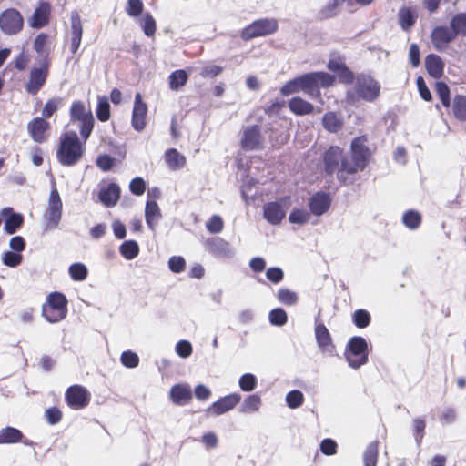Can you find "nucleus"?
<instances>
[{
  "mask_svg": "<svg viewBox=\"0 0 466 466\" xmlns=\"http://www.w3.org/2000/svg\"><path fill=\"white\" fill-rule=\"evenodd\" d=\"M365 142L363 137H357L352 141L350 155L344 156L340 164L339 180L347 183L346 174L353 175L365 168L368 162V148Z\"/></svg>",
  "mask_w": 466,
  "mask_h": 466,
  "instance_id": "nucleus-1",
  "label": "nucleus"
},
{
  "mask_svg": "<svg viewBox=\"0 0 466 466\" xmlns=\"http://www.w3.org/2000/svg\"><path fill=\"white\" fill-rule=\"evenodd\" d=\"M84 152V144L80 142L76 132L70 131L61 136L56 155L58 161L63 166L76 164L81 159Z\"/></svg>",
  "mask_w": 466,
  "mask_h": 466,
  "instance_id": "nucleus-2",
  "label": "nucleus"
},
{
  "mask_svg": "<svg viewBox=\"0 0 466 466\" xmlns=\"http://www.w3.org/2000/svg\"><path fill=\"white\" fill-rule=\"evenodd\" d=\"M67 313V299L60 292H53L48 295L46 302L42 307L43 317L50 323L59 322Z\"/></svg>",
  "mask_w": 466,
  "mask_h": 466,
  "instance_id": "nucleus-3",
  "label": "nucleus"
},
{
  "mask_svg": "<svg viewBox=\"0 0 466 466\" xmlns=\"http://www.w3.org/2000/svg\"><path fill=\"white\" fill-rule=\"evenodd\" d=\"M380 93V85L370 76L360 75L356 78L354 93L348 92L349 99L354 101L355 96L365 101H374Z\"/></svg>",
  "mask_w": 466,
  "mask_h": 466,
  "instance_id": "nucleus-4",
  "label": "nucleus"
},
{
  "mask_svg": "<svg viewBox=\"0 0 466 466\" xmlns=\"http://www.w3.org/2000/svg\"><path fill=\"white\" fill-rule=\"evenodd\" d=\"M70 119L73 123H80V134L86 141L94 127L95 120L91 109L86 107L81 101H75L70 108Z\"/></svg>",
  "mask_w": 466,
  "mask_h": 466,
  "instance_id": "nucleus-5",
  "label": "nucleus"
},
{
  "mask_svg": "<svg viewBox=\"0 0 466 466\" xmlns=\"http://www.w3.org/2000/svg\"><path fill=\"white\" fill-rule=\"evenodd\" d=\"M345 358L349 365L358 369L368 361V344L362 337H353L348 343Z\"/></svg>",
  "mask_w": 466,
  "mask_h": 466,
  "instance_id": "nucleus-6",
  "label": "nucleus"
},
{
  "mask_svg": "<svg viewBox=\"0 0 466 466\" xmlns=\"http://www.w3.org/2000/svg\"><path fill=\"white\" fill-rule=\"evenodd\" d=\"M278 29V22L273 18L259 19L247 27L241 33V37L244 40H250L255 37L265 36L273 34Z\"/></svg>",
  "mask_w": 466,
  "mask_h": 466,
  "instance_id": "nucleus-7",
  "label": "nucleus"
},
{
  "mask_svg": "<svg viewBox=\"0 0 466 466\" xmlns=\"http://www.w3.org/2000/svg\"><path fill=\"white\" fill-rule=\"evenodd\" d=\"M23 25V16L15 8L6 9L0 15V29L6 35H15L19 33Z\"/></svg>",
  "mask_w": 466,
  "mask_h": 466,
  "instance_id": "nucleus-8",
  "label": "nucleus"
},
{
  "mask_svg": "<svg viewBox=\"0 0 466 466\" xmlns=\"http://www.w3.org/2000/svg\"><path fill=\"white\" fill-rule=\"evenodd\" d=\"M62 216V201L56 188L49 196L48 207L45 214L46 228H56Z\"/></svg>",
  "mask_w": 466,
  "mask_h": 466,
  "instance_id": "nucleus-9",
  "label": "nucleus"
},
{
  "mask_svg": "<svg viewBox=\"0 0 466 466\" xmlns=\"http://www.w3.org/2000/svg\"><path fill=\"white\" fill-rule=\"evenodd\" d=\"M240 400L241 396L238 393L228 394L213 402L205 412L208 416L222 415L233 410Z\"/></svg>",
  "mask_w": 466,
  "mask_h": 466,
  "instance_id": "nucleus-10",
  "label": "nucleus"
},
{
  "mask_svg": "<svg viewBox=\"0 0 466 466\" xmlns=\"http://www.w3.org/2000/svg\"><path fill=\"white\" fill-rule=\"evenodd\" d=\"M205 248L218 258H231L234 248L228 242L220 238H208L204 241Z\"/></svg>",
  "mask_w": 466,
  "mask_h": 466,
  "instance_id": "nucleus-11",
  "label": "nucleus"
},
{
  "mask_svg": "<svg viewBox=\"0 0 466 466\" xmlns=\"http://www.w3.org/2000/svg\"><path fill=\"white\" fill-rule=\"evenodd\" d=\"M66 399L70 407L77 410L88 404L90 394L84 387L75 385L67 390Z\"/></svg>",
  "mask_w": 466,
  "mask_h": 466,
  "instance_id": "nucleus-12",
  "label": "nucleus"
},
{
  "mask_svg": "<svg viewBox=\"0 0 466 466\" xmlns=\"http://www.w3.org/2000/svg\"><path fill=\"white\" fill-rule=\"evenodd\" d=\"M147 106L143 101L142 96L137 93L135 96V102L132 112V127L137 131H142L146 127V117Z\"/></svg>",
  "mask_w": 466,
  "mask_h": 466,
  "instance_id": "nucleus-13",
  "label": "nucleus"
},
{
  "mask_svg": "<svg viewBox=\"0 0 466 466\" xmlns=\"http://www.w3.org/2000/svg\"><path fill=\"white\" fill-rule=\"evenodd\" d=\"M431 37L434 47L439 51H443L456 38V35L451 27L438 26L433 29Z\"/></svg>",
  "mask_w": 466,
  "mask_h": 466,
  "instance_id": "nucleus-14",
  "label": "nucleus"
},
{
  "mask_svg": "<svg viewBox=\"0 0 466 466\" xmlns=\"http://www.w3.org/2000/svg\"><path fill=\"white\" fill-rule=\"evenodd\" d=\"M263 138L257 126L247 127L243 130L241 147L245 150H256L262 147Z\"/></svg>",
  "mask_w": 466,
  "mask_h": 466,
  "instance_id": "nucleus-15",
  "label": "nucleus"
},
{
  "mask_svg": "<svg viewBox=\"0 0 466 466\" xmlns=\"http://www.w3.org/2000/svg\"><path fill=\"white\" fill-rule=\"evenodd\" d=\"M299 91H303L312 96L309 74L302 75L287 82L280 90L281 94L284 96H289Z\"/></svg>",
  "mask_w": 466,
  "mask_h": 466,
  "instance_id": "nucleus-16",
  "label": "nucleus"
},
{
  "mask_svg": "<svg viewBox=\"0 0 466 466\" xmlns=\"http://www.w3.org/2000/svg\"><path fill=\"white\" fill-rule=\"evenodd\" d=\"M50 125L42 117H36L27 125V130L35 142L43 143L49 135Z\"/></svg>",
  "mask_w": 466,
  "mask_h": 466,
  "instance_id": "nucleus-17",
  "label": "nucleus"
},
{
  "mask_svg": "<svg viewBox=\"0 0 466 466\" xmlns=\"http://www.w3.org/2000/svg\"><path fill=\"white\" fill-rule=\"evenodd\" d=\"M309 77L312 97H318L319 96L320 87H329L332 86L335 81L333 76L324 72L309 73Z\"/></svg>",
  "mask_w": 466,
  "mask_h": 466,
  "instance_id": "nucleus-18",
  "label": "nucleus"
},
{
  "mask_svg": "<svg viewBox=\"0 0 466 466\" xmlns=\"http://www.w3.org/2000/svg\"><path fill=\"white\" fill-rule=\"evenodd\" d=\"M343 158L342 150L339 147H331L324 156L327 172L329 174L337 173V177H339V171Z\"/></svg>",
  "mask_w": 466,
  "mask_h": 466,
  "instance_id": "nucleus-19",
  "label": "nucleus"
},
{
  "mask_svg": "<svg viewBox=\"0 0 466 466\" xmlns=\"http://www.w3.org/2000/svg\"><path fill=\"white\" fill-rule=\"evenodd\" d=\"M48 70L46 66L41 68H32L28 83L25 89L30 94H36L39 89L45 85L47 77Z\"/></svg>",
  "mask_w": 466,
  "mask_h": 466,
  "instance_id": "nucleus-20",
  "label": "nucleus"
},
{
  "mask_svg": "<svg viewBox=\"0 0 466 466\" xmlns=\"http://www.w3.org/2000/svg\"><path fill=\"white\" fill-rule=\"evenodd\" d=\"M5 218L4 229L7 234H14L22 226L24 218L19 213H15L13 208H5L0 212Z\"/></svg>",
  "mask_w": 466,
  "mask_h": 466,
  "instance_id": "nucleus-21",
  "label": "nucleus"
},
{
  "mask_svg": "<svg viewBox=\"0 0 466 466\" xmlns=\"http://www.w3.org/2000/svg\"><path fill=\"white\" fill-rule=\"evenodd\" d=\"M331 200L329 197L322 192H318L309 199V207L312 214L321 216L330 207Z\"/></svg>",
  "mask_w": 466,
  "mask_h": 466,
  "instance_id": "nucleus-22",
  "label": "nucleus"
},
{
  "mask_svg": "<svg viewBox=\"0 0 466 466\" xmlns=\"http://www.w3.org/2000/svg\"><path fill=\"white\" fill-rule=\"evenodd\" d=\"M169 397L176 405H185L192 398L191 389L187 384H177L171 388Z\"/></svg>",
  "mask_w": 466,
  "mask_h": 466,
  "instance_id": "nucleus-23",
  "label": "nucleus"
},
{
  "mask_svg": "<svg viewBox=\"0 0 466 466\" xmlns=\"http://www.w3.org/2000/svg\"><path fill=\"white\" fill-rule=\"evenodd\" d=\"M49 13L50 5L47 3H41L35 10L31 19L29 20L30 26L34 28H41L46 25L48 22Z\"/></svg>",
  "mask_w": 466,
  "mask_h": 466,
  "instance_id": "nucleus-24",
  "label": "nucleus"
},
{
  "mask_svg": "<svg viewBox=\"0 0 466 466\" xmlns=\"http://www.w3.org/2000/svg\"><path fill=\"white\" fill-rule=\"evenodd\" d=\"M315 335L319 347L326 352L332 353L334 346L331 342L330 334L323 324H318L315 328Z\"/></svg>",
  "mask_w": 466,
  "mask_h": 466,
  "instance_id": "nucleus-25",
  "label": "nucleus"
},
{
  "mask_svg": "<svg viewBox=\"0 0 466 466\" xmlns=\"http://www.w3.org/2000/svg\"><path fill=\"white\" fill-rule=\"evenodd\" d=\"M83 28L81 20L78 15H72L71 17V51L76 53L81 44Z\"/></svg>",
  "mask_w": 466,
  "mask_h": 466,
  "instance_id": "nucleus-26",
  "label": "nucleus"
},
{
  "mask_svg": "<svg viewBox=\"0 0 466 466\" xmlns=\"http://www.w3.org/2000/svg\"><path fill=\"white\" fill-rule=\"evenodd\" d=\"M145 218L147 225L151 229H154L161 218V211L156 201H147L145 208Z\"/></svg>",
  "mask_w": 466,
  "mask_h": 466,
  "instance_id": "nucleus-27",
  "label": "nucleus"
},
{
  "mask_svg": "<svg viewBox=\"0 0 466 466\" xmlns=\"http://www.w3.org/2000/svg\"><path fill=\"white\" fill-rule=\"evenodd\" d=\"M425 66L428 73L434 78H440L443 75L444 63L437 55H429L425 59Z\"/></svg>",
  "mask_w": 466,
  "mask_h": 466,
  "instance_id": "nucleus-28",
  "label": "nucleus"
},
{
  "mask_svg": "<svg viewBox=\"0 0 466 466\" xmlns=\"http://www.w3.org/2000/svg\"><path fill=\"white\" fill-rule=\"evenodd\" d=\"M119 196L120 189L116 184H110L106 187L102 188L99 192V199L107 207L116 205Z\"/></svg>",
  "mask_w": 466,
  "mask_h": 466,
  "instance_id": "nucleus-29",
  "label": "nucleus"
},
{
  "mask_svg": "<svg viewBox=\"0 0 466 466\" xmlns=\"http://www.w3.org/2000/svg\"><path fill=\"white\" fill-rule=\"evenodd\" d=\"M285 210L276 202L268 203L264 208V218L271 224L279 223L285 217Z\"/></svg>",
  "mask_w": 466,
  "mask_h": 466,
  "instance_id": "nucleus-30",
  "label": "nucleus"
},
{
  "mask_svg": "<svg viewBox=\"0 0 466 466\" xmlns=\"http://www.w3.org/2000/svg\"><path fill=\"white\" fill-rule=\"evenodd\" d=\"M289 109L296 115H307L313 112L314 106L299 96L293 97L289 102Z\"/></svg>",
  "mask_w": 466,
  "mask_h": 466,
  "instance_id": "nucleus-31",
  "label": "nucleus"
},
{
  "mask_svg": "<svg viewBox=\"0 0 466 466\" xmlns=\"http://www.w3.org/2000/svg\"><path fill=\"white\" fill-rule=\"evenodd\" d=\"M450 26L456 36H466V13H459L452 16Z\"/></svg>",
  "mask_w": 466,
  "mask_h": 466,
  "instance_id": "nucleus-32",
  "label": "nucleus"
},
{
  "mask_svg": "<svg viewBox=\"0 0 466 466\" xmlns=\"http://www.w3.org/2000/svg\"><path fill=\"white\" fill-rule=\"evenodd\" d=\"M165 158L169 168L174 170L183 167L186 163L185 157L179 154L177 149L167 150Z\"/></svg>",
  "mask_w": 466,
  "mask_h": 466,
  "instance_id": "nucleus-33",
  "label": "nucleus"
},
{
  "mask_svg": "<svg viewBox=\"0 0 466 466\" xmlns=\"http://www.w3.org/2000/svg\"><path fill=\"white\" fill-rule=\"evenodd\" d=\"M23 437L22 432L13 427H6L0 430V443H15Z\"/></svg>",
  "mask_w": 466,
  "mask_h": 466,
  "instance_id": "nucleus-34",
  "label": "nucleus"
},
{
  "mask_svg": "<svg viewBox=\"0 0 466 466\" xmlns=\"http://www.w3.org/2000/svg\"><path fill=\"white\" fill-rule=\"evenodd\" d=\"M261 406V398L257 394L248 396L243 401L240 412L242 413H254L258 411Z\"/></svg>",
  "mask_w": 466,
  "mask_h": 466,
  "instance_id": "nucleus-35",
  "label": "nucleus"
},
{
  "mask_svg": "<svg viewBox=\"0 0 466 466\" xmlns=\"http://www.w3.org/2000/svg\"><path fill=\"white\" fill-rule=\"evenodd\" d=\"M139 25L147 36L151 37L155 35L157 31V24L151 14H143L139 19Z\"/></svg>",
  "mask_w": 466,
  "mask_h": 466,
  "instance_id": "nucleus-36",
  "label": "nucleus"
},
{
  "mask_svg": "<svg viewBox=\"0 0 466 466\" xmlns=\"http://www.w3.org/2000/svg\"><path fill=\"white\" fill-rule=\"evenodd\" d=\"M345 0H329L319 11L321 18H330L335 16L339 10L340 5Z\"/></svg>",
  "mask_w": 466,
  "mask_h": 466,
  "instance_id": "nucleus-37",
  "label": "nucleus"
},
{
  "mask_svg": "<svg viewBox=\"0 0 466 466\" xmlns=\"http://www.w3.org/2000/svg\"><path fill=\"white\" fill-rule=\"evenodd\" d=\"M187 74L185 70L179 69L174 71L169 76V87L172 90H177L181 86H185L187 81Z\"/></svg>",
  "mask_w": 466,
  "mask_h": 466,
  "instance_id": "nucleus-38",
  "label": "nucleus"
},
{
  "mask_svg": "<svg viewBox=\"0 0 466 466\" xmlns=\"http://www.w3.org/2000/svg\"><path fill=\"white\" fill-rule=\"evenodd\" d=\"M119 251L126 259H133L137 256L139 247L136 241L127 240L120 246Z\"/></svg>",
  "mask_w": 466,
  "mask_h": 466,
  "instance_id": "nucleus-39",
  "label": "nucleus"
},
{
  "mask_svg": "<svg viewBox=\"0 0 466 466\" xmlns=\"http://www.w3.org/2000/svg\"><path fill=\"white\" fill-rule=\"evenodd\" d=\"M69 275L76 281H83L87 277V268L82 263H74L69 267Z\"/></svg>",
  "mask_w": 466,
  "mask_h": 466,
  "instance_id": "nucleus-40",
  "label": "nucleus"
},
{
  "mask_svg": "<svg viewBox=\"0 0 466 466\" xmlns=\"http://www.w3.org/2000/svg\"><path fill=\"white\" fill-rule=\"evenodd\" d=\"M378 459L377 443H370L364 452L363 461L365 466H376Z\"/></svg>",
  "mask_w": 466,
  "mask_h": 466,
  "instance_id": "nucleus-41",
  "label": "nucleus"
},
{
  "mask_svg": "<svg viewBox=\"0 0 466 466\" xmlns=\"http://www.w3.org/2000/svg\"><path fill=\"white\" fill-rule=\"evenodd\" d=\"M322 122L324 127L330 132L338 131L342 126L341 120L334 113L324 115Z\"/></svg>",
  "mask_w": 466,
  "mask_h": 466,
  "instance_id": "nucleus-42",
  "label": "nucleus"
},
{
  "mask_svg": "<svg viewBox=\"0 0 466 466\" xmlns=\"http://www.w3.org/2000/svg\"><path fill=\"white\" fill-rule=\"evenodd\" d=\"M96 116L97 118L102 122L107 121L110 117V106L107 98L105 96L98 97Z\"/></svg>",
  "mask_w": 466,
  "mask_h": 466,
  "instance_id": "nucleus-43",
  "label": "nucleus"
},
{
  "mask_svg": "<svg viewBox=\"0 0 466 466\" xmlns=\"http://www.w3.org/2000/svg\"><path fill=\"white\" fill-rule=\"evenodd\" d=\"M453 112L457 118L466 119V96H457L453 101Z\"/></svg>",
  "mask_w": 466,
  "mask_h": 466,
  "instance_id": "nucleus-44",
  "label": "nucleus"
},
{
  "mask_svg": "<svg viewBox=\"0 0 466 466\" xmlns=\"http://www.w3.org/2000/svg\"><path fill=\"white\" fill-rule=\"evenodd\" d=\"M304 395L300 390H294L289 391L286 396L287 405L290 409H297L303 404Z\"/></svg>",
  "mask_w": 466,
  "mask_h": 466,
  "instance_id": "nucleus-45",
  "label": "nucleus"
},
{
  "mask_svg": "<svg viewBox=\"0 0 466 466\" xmlns=\"http://www.w3.org/2000/svg\"><path fill=\"white\" fill-rule=\"evenodd\" d=\"M399 21L400 26L407 30L411 27L414 24V17L410 12V10L407 7H402L399 11Z\"/></svg>",
  "mask_w": 466,
  "mask_h": 466,
  "instance_id": "nucleus-46",
  "label": "nucleus"
},
{
  "mask_svg": "<svg viewBox=\"0 0 466 466\" xmlns=\"http://www.w3.org/2000/svg\"><path fill=\"white\" fill-rule=\"evenodd\" d=\"M23 257L21 254L12 252V251H6L3 254L2 261L4 265L10 267V268H15L19 266L22 263Z\"/></svg>",
  "mask_w": 466,
  "mask_h": 466,
  "instance_id": "nucleus-47",
  "label": "nucleus"
},
{
  "mask_svg": "<svg viewBox=\"0 0 466 466\" xmlns=\"http://www.w3.org/2000/svg\"><path fill=\"white\" fill-rule=\"evenodd\" d=\"M287 313L282 309H275L269 312V320L272 325L283 326L287 322Z\"/></svg>",
  "mask_w": 466,
  "mask_h": 466,
  "instance_id": "nucleus-48",
  "label": "nucleus"
},
{
  "mask_svg": "<svg viewBox=\"0 0 466 466\" xmlns=\"http://www.w3.org/2000/svg\"><path fill=\"white\" fill-rule=\"evenodd\" d=\"M403 223L408 228L414 229L419 227L421 221L420 215L415 211H408L402 218Z\"/></svg>",
  "mask_w": 466,
  "mask_h": 466,
  "instance_id": "nucleus-49",
  "label": "nucleus"
},
{
  "mask_svg": "<svg viewBox=\"0 0 466 466\" xmlns=\"http://www.w3.org/2000/svg\"><path fill=\"white\" fill-rule=\"evenodd\" d=\"M278 299L283 304L294 305L298 300V296L288 289H281L278 292Z\"/></svg>",
  "mask_w": 466,
  "mask_h": 466,
  "instance_id": "nucleus-50",
  "label": "nucleus"
},
{
  "mask_svg": "<svg viewBox=\"0 0 466 466\" xmlns=\"http://www.w3.org/2000/svg\"><path fill=\"white\" fill-rule=\"evenodd\" d=\"M309 213L304 209H294V210H292V212L290 213V215L289 217V220L290 223L299 224V225L307 223L309 221Z\"/></svg>",
  "mask_w": 466,
  "mask_h": 466,
  "instance_id": "nucleus-51",
  "label": "nucleus"
},
{
  "mask_svg": "<svg viewBox=\"0 0 466 466\" xmlns=\"http://www.w3.org/2000/svg\"><path fill=\"white\" fill-rule=\"evenodd\" d=\"M257 380L251 373H247L239 379V387L244 391H251L256 388Z\"/></svg>",
  "mask_w": 466,
  "mask_h": 466,
  "instance_id": "nucleus-52",
  "label": "nucleus"
},
{
  "mask_svg": "<svg viewBox=\"0 0 466 466\" xmlns=\"http://www.w3.org/2000/svg\"><path fill=\"white\" fill-rule=\"evenodd\" d=\"M436 91L437 94L441 100V103L444 106L449 107L451 101H450V89L448 86L443 82H438L436 84Z\"/></svg>",
  "mask_w": 466,
  "mask_h": 466,
  "instance_id": "nucleus-53",
  "label": "nucleus"
},
{
  "mask_svg": "<svg viewBox=\"0 0 466 466\" xmlns=\"http://www.w3.org/2000/svg\"><path fill=\"white\" fill-rule=\"evenodd\" d=\"M206 228L210 233H219L223 230L224 223L221 217L213 215L206 223Z\"/></svg>",
  "mask_w": 466,
  "mask_h": 466,
  "instance_id": "nucleus-54",
  "label": "nucleus"
},
{
  "mask_svg": "<svg viewBox=\"0 0 466 466\" xmlns=\"http://www.w3.org/2000/svg\"><path fill=\"white\" fill-rule=\"evenodd\" d=\"M353 320L358 328H365L370 324V314L364 309H358L353 315Z\"/></svg>",
  "mask_w": 466,
  "mask_h": 466,
  "instance_id": "nucleus-55",
  "label": "nucleus"
},
{
  "mask_svg": "<svg viewBox=\"0 0 466 466\" xmlns=\"http://www.w3.org/2000/svg\"><path fill=\"white\" fill-rule=\"evenodd\" d=\"M121 363L127 368H135L139 363L138 356L132 351H124L120 358Z\"/></svg>",
  "mask_w": 466,
  "mask_h": 466,
  "instance_id": "nucleus-56",
  "label": "nucleus"
},
{
  "mask_svg": "<svg viewBox=\"0 0 466 466\" xmlns=\"http://www.w3.org/2000/svg\"><path fill=\"white\" fill-rule=\"evenodd\" d=\"M143 6L141 0H128L126 11L129 16L137 17L142 13Z\"/></svg>",
  "mask_w": 466,
  "mask_h": 466,
  "instance_id": "nucleus-57",
  "label": "nucleus"
},
{
  "mask_svg": "<svg viewBox=\"0 0 466 466\" xmlns=\"http://www.w3.org/2000/svg\"><path fill=\"white\" fill-rule=\"evenodd\" d=\"M62 103L61 98H52L47 101L43 108L42 115L45 117H50L60 106Z\"/></svg>",
  "mask_w": 466,
  "mask_h": 466,
  "instance_id": "nucleus-58",
  "label": "nucleus"
},
{
  "mask_svg": "<svg viewBox=\"0 0 466 466\" xmlns=\"http://www.w3.org/2000/svg\"><path fill=\"white\" fill-rule=\"evenodd\" d=\"M186 261L180 256H173L168 260V267L171 271L180 273L185 269Z\"/></svg>",
  "mask_w": 466,
  "mask_h": 466,
  "instance_id": "nucleus-59",
  "label": "nucleus"
},
{
  "mask_svg": "<svg viewBox=\"0 0 466 466\" xmlns=\"http://www.w3.org/2000/svg\"><path fill=\"white\" fill-rule=\"evenodd\" d=\"M413 427H414V434L416 442L418 445L420 444L422 439H423V433L426 427V422L421 418H417L413 420Z\"/></svg>",
  "mask_w": 466,
  "mask_h": 466,
  "instance_id": "nucleus-60",
  "label": "nucleus"
},
{
  "mask_svg": "<svg viewBox=\"0 0 466 466\" xmlns=\"http://www.w3.org/2000/svg\"><path fill=\"white\" fill-rule=\"evenodd\" d=\"M320 451L323 454L330 456L337 452V443L331 439H324L320 443Z\"/></svg>",
  "mask_w": 466,
  "mask_h": 466,
  "instance_id": "nucleus-61",
  "label": "nucleus"
},
{
  "mask_svg": "<svg viewBox=\"0 0 466 466\" xmlns=\"http://www.w3.org/2000/svg\"><path fill=\"white\" fill-rule=\"evenodd\" d=\"M129 188L133 194H135L137 196H141L145 192L146 183L143 180V178L136 177L131 180V182L129 184Z\"/></svg>",
  "mask_w": 466,
  "mask_h": 466,
  "instance_id": "nucleus-62",
  "label": "nucleus"
},
{
  "mask_svg": "<svg viewBox=\"0 0 466 466\" xmlns=\"http://www.w3.org/2000/svg\"><path fill=\"white\" fill-rule=\"evenodd\" d=\"M176 352L181 357V358H187L192 353V346L190 342L187 340H180L176 345Z\"/></svg>",
  "mask_w": 466,
  "mask_h": 466,
  "instance_id": "nucleus-63",
  "label": "nucleus"
},
{
  "mask_svg": "<svg viewBox=\"0 0 466 466\" xmlns=\"http://www.w3.org/2000/svg\"><path fill=\"white\" fill-rule=\"evenodd\" d=\"M47 39V35L45 34L38 35L35 39L34 48L38 54L46 52Z\"/></svg>",
  "mask_w": 466,
  "mask_h": 466,
  "instance_id": "nucleus-64",
  "label": "nucleus"
}]
</instances>
